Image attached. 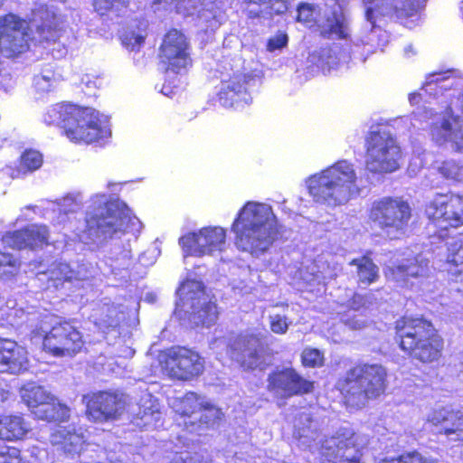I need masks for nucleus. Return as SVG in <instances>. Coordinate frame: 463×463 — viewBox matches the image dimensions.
I'll list each match as a JSON object with an SVG mask.
<instances>
[{"mask_svg": "<svg viewBox=\"0 0 463 463\" xmlns=\"http://www.w3.org/2000/svg\"><path fill=\"white\" fill-rule=\"evenodd\" d=\"M248 4V11L250 9H263L269 4L268 0H245Z\"/></svg>", "mask_w": 463, "mask_h": 463, "instance_id": "obj_60", "label": "nucleus"}, {"mask_svg": "<svg viewBox=\"0 0 463 463\" xmlns=\"http://www.w3.org/2000/svg\"><path fill=\"white\" fill-rule=\"evenodd\" d=\"M121 0H94L95 10L100 14H105L106 12L112 9L115 3H119Z\"/></svg>", "mask_w": 463, "mask_h": 463, "instance_id": "obj_57", "label": "nucleus"}, {"mask_svg": "<svg viewBox=\"0 0 463 463\" xmlns=\"http://www.w3.org/2000/svg\"><path fill=\"white\" fill-rule=\"evenodd\" d=\"M57 79L52 71H42L33 79V86L39 92H48L52 90Z\"/></svg>", "mask_w": 463, "mask_h": 463, "instance_id": "obj_47", "label": "nucleus"}, {"mask_svg": "<svg viewBox=\"0 0 463 463\" xmlns=\"http://www.w3.org/2000/svg\"><path fill=\"white\" fill-rule=\"evenodd\" d=\"M123 203L112 202L105 194H96L90 200L85 218V227L78 237L83 243L99 242L126 231L131 218Z\"/></svg>", "mask_w": 463, "mask_h": 463, "instance_id": "obj_6", "label": "nucleus"}, {"mask_svg": "<svg viewBox=\"0 0 463 463\" xmlns=\"http://www.w3.org/2000/svg\"><path fill=\"white\" fill-rule=\"evenodd\" d=\"M41 24H35V32L30 37L28 24L14 14L0 19V49L6 56L24 52L29 48V41L39 43H55L60 37L58 18L54 13L45 10L39 17Z\"/></svg>", "mask_w": 463, "mask_h": 463, "instance_id": "obj_7", "label": "nucleus"}, {"mask_svg": "<svg viewBox=\"0 0 463 463\" xmlns=\"http://www.w3.org/2000/svg\"><path fill=\"white\" fill-rule=\"evenodd\" d=\"M26 350L13 341H0V373H20L27 369Z\"/></svg>", "mask_w": 463, "mask_h": 463, "instance_id": "obj_28", "label": "nucleus"}, {"mask_svg": "<svg viewBox=\"0 0 463 463\" xmlns=\"http://www.w3.org/2000/svg\"><path fill=\"white\" fill-rule=\"evenodd\" d=\"M97 79H92L90 75H85L81 79V85L84 86L82 90L89 92V94L93 89L97 88Z\"/></svg>", "mask_w": 463, "mask_h": 463, "instance_id": "obj_59", "label": "nucleus"}, {"mask_svg": "<svg viewBox=\"0 0 463 463\" xmlns=\"http://www.w3.org/2000/svg\"><path fill=\"white\" fill-rule=\"evenodd\" d=\"M49 229L44 224H31L24 229L6 232L3 237L4 243L12 249H42L48 244Z\"/></svg>", "mask_w": 463, "mask_h": 463, "instance_id": "obj_23", "label": "nucleus"}, {"mask_svg": "<svg viewBox=\"0 0 463 463\" xmlns=\"http://www.w3.org/2000/svg\"><path fill=\"white\" fill-rule=\"evenodd\" d=\"M219 311L215 302L209 301L204 305V326H212L215 324L218 319Z\"/></svg>", "mask_w": 463, "mask_h": 463, "instance_id": "obj_55", "label": "nucleus"}, {"mask_svg": "<svg viewBox=\"0 0 463 463\" xmlns=\"http://www.w3.org/2000/svg\"><path fill=\"white\" fill-rule=\"evenodd\" d=\"M19 269L18 260L10 254L0 251V274L7 278L14 276Z\"/></svg>", "mask_w": 463, "mask_h": 463, "instance_id": "obj_49", "label": "nucleus"}, {"mask_svg": "<svg viewBox=\"0 0 463 463\" xmlns=\"http://www.w3.org/2000/svg\"><path fill=\"white\" fill-rule=\"evenodd\" d=\"M231 232L240 251L260 258L278 239L277 218L270 205L250 201L238 212Z\"/></svg>", "mask_w": 463, "mask_h": 463, "instance_id": "obj_1", "label": "nucleus"}, {"mask_svg": "<svg viewBox=\"0 0 463 463\" xmlns=\"http://www.w3.org/2000/svg\"><path fill=\"white\" fill-rule=\"evenodd\" d=\"M327 278L332 279L333 276L327 277V276L324 275L322 272H317V274H312V279H308L307 282L309 284H311L312 282H317L318 284H320L321 282L325 283V280Z\"/></svg>", "mask_w": 463, "mask_h": 463, "instance_id": "obj_62", "label": "nucleus"}, {"mask_svg": "<svg viewBox=\"0 0 463 463\" xmlns=\"http://www.w3.org/2000/svg\"><path fill=\"white\" fill-rule=\"evenodd\" d=\"M266 7L263 9H250V17H272L273 14H280L287 11L288 5L285 0H268Z\"/></svg>", "mask_w": 463, "mask_h": 463, "instance_id": "obj_42", "label": "nucleus"}, {"mask_svg": "<svg viewBox=\"0 0 463 463\" xmlns=\"http://www.w3.org/2000/svg\"><path fill=\"white\" fill-rule=\"evenodd\" d=\"M111 267L114 270L128 269L132 265L131 249L129 244L124 246L123 249L115 247L112 250Z\"/></svg>", "mask_w": 463, "mask_h": 463, "instance_id": "obj_43", "label": "nucleus"}, {"mask_svg": "<svg viewBox=\"0 0 463 463\" xmlns=\"http://www.w3.org/2000/svg\"><path fill=\"white\" fill-rule=\"evenodd\" d=\"M426 215L440 230L463 224V196L438 194L426 206Z\"/></svg>", "mask_w": 463, "mask_h": 463, "instance_id": "obj_16", "label": "nucleus"}, {"mask_svg": "<svg viewBox=\"0 0 463 463\" xmlns=\"http://www.w3.org/2000/svg\"><path fill=\"white\" fill-rule=\"evenodd\" d=\"M253 81L254 78L245 73H236L223 80L218 93L221 105L236 109L249 105L252 99L248 90Z\"/></svg>", "mask_w": 463, "mask_h": 463, "instance_id": "obj_20", "label": "nucleus"}, {"mask_svg": "<svg viewBox=\"0 0 463 463\" xmlns=\"http://www.w3.org/2000/svg\"><path fill=\"white\" fill-rule=\"evenodd\" d=\"M431 269L428 253L406 250L395 262L387 266L384 273L388 280L396 282L401 287H408L411 279L428 278Z\"/></svg>", "mask_w": 463, "mask_h": 463, "instance_id": "obj_14", "label": "nucleus"}, {"mask_svg": "<svg viewBox=\"0 0 463 463\" xmlns=\"http://www.w3.org/2000/svg\"><path fill=\"white\" fill-rule=\"evenodd\" d=\"M33 413L40 420L48 421H64L70 416V409L67 406L61 404L52 396L48 402L40 405L38 409L33 411Z\"/></svg>", "mask_w": 463, "mask_h": 463, "instance_id": "obj_33", "label": "nucleus"}, {"mask_svg": "<svg viewBox=\"0 0 463 463\" xmlns=\"http://www.w3.org/2000/svg\"><path fill=\"white\" fill-rule=\"evenodd\" d=\"M437 171L449 182L463 184V164L456 160L449 159L440 162L437 166Z\"/></svg>", "mask_w": 463, "mask_h": 463, "instance_id": "obj_40", "label": "nucleus"}, {"mask_svg": "<svg viewBox=\"0 0 463 463\" xmlns=\"http://www.w3.org/2000/svg\"><path fill=\"white\" fill-rule=\"evenodd\" d=\"M128 397L124 394L100 392L93 394L87 404L90 420L103 422L118 419L125 411Z\"/></svg>", "mask_w": 463, "mask_h": 463, "instance_id": "obj_19", "label": "nucleus"}, {"mask_svg": "<svg viewBox=\"0 0 463 463\" xmlns=\"http://www.w3.org/2000/svg\"><path fill=\"white\" fill-rule=\"evenodd\" d=\"M427 156L428 154L425 151L413 155L408 167L410 175H415L421 168H423L427 164Z\"/></svg>", "mask_w": 463, "mask_h": 463, "instance_id": "obj_54", "label": "nucleus"}, {"mask_svg": "<svg viewBox=\"0 0 463 463\" xmlns=\"http://www.w3.org/2000/svg\"><path fill=\"white\" fill-rule=\"evenodd\" d=\"M447 256L446 261L448 264H452L456 267L461 268L457 271L463 272V237L453 238L446 243Z\"/></svg>", "mask_w": 463, "mask_h": 463, "instance_id": "obj_41", "label": "nucleus"}, {"mask_svg": "<svg viewBox=\"0 0 463 463\" xmlns=\"http://www.w3.org/2000/svg\"><path fill=\"white\" fill-rule=\"evenodd\" d=\"M83 196L80 193H70L57 202L52 203L59 212L53 222L57 224H65L69 220V214H72L81 209Z\"/></svg>", "mask_w": 463, "mask_h": 463, "instance_id": "obj_32", "label": "nucleus"}, {"mask_svg": "<svg viewBox=\"0 0 463 463\" xmlns=\"http://www.w3.org/2000/svg\"><path fill=\"white\" fill-rule=\"evenodd\" d=\"M43 164L42 155L35 150H27L20 159L19 171L24 174L38 169Z\"/></svg>", "mask_w": 463, "mask_h": 463, "instance_id": "obj_44", "label": "nucleus"}, {"mask_svg": "<svg viewBox=\"0 0 463 463\" xmlns=\"http://www.w3.org/2000/svg\"><path fill=\"white\" fill-rule=\"evenodd\" d=\"M29 430V425L21 416H5L0 419V439H21Z\"/></svg>", "mask_w": 463, "mask_h": 463, "instance_id": "obj_31", "label": "nucleus"}, {"mask_svg": "<svg viewBox=\"0 0 463 463\" xmlns=\"http://www.w3.org/2000/svg\"><path fill=\"white\" fill-rule=\"evenodd\" d=\"M223 419V412L221 409L204 402V427L215 429L218 428Z\"/></svg>", "mask_w": 463, "mask_h": 463, "instance_id": "obj_46", "label": "nucleus"}, {"mask_svg": "<svg viewBox=\"0 0 463 463\" xmlns=\"http://www.w3.org/2000/svg\"><path fill=\"white\" fill-rule=\"evenodd\" d=\"M208 22L210 23L209 27L212 31L217 29L221 24V22L216 18V15H213V19Z\"/></svg>", "mask_w": 463, "mask_h": 463, "instance_id": "obj_64", "label": "nucleus"}, {"mask_svg": "<svg viewBox=\"0 0 463 463\" xmlns=\"http://www.w3.org/2000/svg\"><path fill=\"white\" fill-rule=\"evenodd\" d=\"M147 24L145 21L135 22L120 35L122 44L130 51H136L144 43L146 37Z\"/></svg>", "mask_w": 463, "mask_h": 463, "instance_id": "obj_34", "label": "nucleus"}, {"mask_svg": "<svg viewBox=\"0 0 463 463\" xmlns=\"http://www.w3.org/2000/svg\"><path fill=\"white\" fill-rule=\"evenodd\" d=\"M200 355L192 349L176 346L168 350L166 366L171 376L188 380L200 373Z\"/></svg>", "mask_w": 463, "mask_h": 463, "instance_id": "obj_22", "label": "nucleus"}, {"mask_svg": "<svg viewBox=\"0 0 463 463\" xmlns=\"http://www.w3.org/2000/svg\"><path fill=\"white\" fill-rule=\"evenodd\" d=\"M401 148L386 131L372 132L367 140L366 167L372 173H392L400 167Z\"/></svg>", "mask_w": 463, "mask_h": 463, "instance_id": "obj_13", "label": "nucleus"}, {"mask_svg": "<svg viewBox=\"0 0 463 463\" xmlns=\"http://www.w3.org/2000/svg\"><path fill=\"white\" fill-rule=\"evenodd\" d=\"M350 264L356 266L359 282L362 284L370 285L379 277L378 267L367 257L353 260Z\"/></svg>", "mask_w": 463, "mask_h": 463, "instance_id": "obj_38", "label": "nucleus"}, {"mask_svg": "<svg viewBox=\"0 0 463 463\" xmlns=\"http://www.w3.org/2000/svg\"><path fill=\"white\" fill-rule=\"evenodd\" d=\"M132 423L143 430L158 428L162 425L160 406L151 393L144 392L138 402L130 407Z\"/></svg>", "mask_w": 463, "mask_h": 463, "instance_id": "obj_25", "label": "nucleus"}, {"mask_svg": "<svg viewBox=\"0 0 463 463\" xmlns=\"http://www.w3.org/2000/svg\"><path fill=\"white\" fill-rule=\"evenodd\" d=\"M316 31L324 37L345 38L348 27L339 6L319 8V17L316 22Z\"/></svg>", "mask_w": 463, "mask_h": 463, "instance_id": "obj_26", "label": "nucleus"}, {"mask_svg": "<svg viewBox=\"0 0 463 463\" xmlns=\"http://www.w3.org/2000/svg\"><path fill=\"white\" fill-rule=\"evenodd\" d=\"M159 59L166 71L175 73L191 64L190 44L182 32L172 29L165 33L159 48Z\"/></svg>", "mask_w": 463, "mask_h": 463, "instance_id": "obj_17", "label": "nucleus"}, {"mask_svg": "<svg viewBox=\"0 0 463 463\" xmlns=\"http://www.w3.org/2000/svg\"><path fill=\"white\" fill-rule=\"evenodd\" d=\"M291 322L288 320L286 316L274 314L269 316L270 329L273 333L283 335L288 331Z\"/></svg>", "mask_w": 463, "mask_h": 463, "instance_id": "obj_51", "label": "nucleus"}, {"mask_svg": "<svg viewBox=\"0 0 463 463\" xmlns=\"http://www.w3.org/2000/svg\"><path fill=\"white\" fill-rule=\"evenodd\" d=\"M421 99V94L419 93H411L409 96V100L411 105L419 103Z\"/></svg>", "mask_w": 463, "mask_h": 463, "instance_id": "obj_63", "label": "nucleus"}, {"mask_svg": "<svg viewBox=\"0 0 463 463\" xmlns=\"http://www.w3.org/2000/svg\"><path fill=\"white\" fill-rule=\"evenodd\" d=\"M411 216V210L407 202L391 197L374 201L369 215L390 239H399L405 234Z\"/></svg>", "mask_w": 463, "mask_h": 463, "instance_id": "obj_11", "label": "nucleus"}, {"mask_svg": "<svg viewBox=\"0 0 463 463\" xmlns=\"http://www.w3.org/2000/svg\"><path fill=\"white\" fill-rule=\"evenodd\" d=\"M428 420L433 425L440 426L443 432L450 441H463V412L440 409L432 411Z\"/></svg>", "mask_w": 463, "mask_h": 463, "instance_id": "obj_27", "label": "nucleus"}, {"mask_svg": "<svg viewBox=\"0 0 463 463\" xmlns=\"http://www.w3.org/2000/svg\"><path fill=\"white\" fill-rule=\"evenodd\" d=\"M288 42V37L287 33L279 32L274 36L270 37L267 43V51L269 52H273L275 51H279L287 46Z\"/></svg>", "mask_w": 463, "mask_h": 463, "instance_id": "obj_53", "label": "nucleus"}, {"mask_svg": "<svg viewBox=\"0 0 463 463\" xmlns=\"http://www.w3.org/2000/svg\"><path fill=\"white\" fill-rule=\"evenodd\" d=\"M202 230L198 232H189L179 239L184 252V259L186 265H190L189 258L201 257L203 250L200 244Z\"/></svg>", "mask_w": 463, "mask_h": 463, "instance_id": "obj_37", "label": "nucleus"}, {"mask_svg": "<svg viewBox=\"0 0 463 463\" xmlns=\"http://www.w3.org/2000/svg\"><path fill=\"white\" fill-rule=\"evenodd\" d=\"M48 125H57L64 129L72 142L92 143L110 135L107 119L101 118L91 108H80L72 104H56L44 116Z\"/></svg>", "mask_w": 463, "mask_h": 463, "instance_id": "obj_5", "label": "nucleus"}, {"mask_svg": "<svg viewBox=\"0 0 463 463\" xmlns=\"http://www.w3.org/2000/svg\"><path fill=\"white\" fill-rule=\"evenodd\" d=\"M158 255L159 250L156 247L153 246L148 248L139 256L138 261L142 266H151L156 262Z\"/></svg>", "mask_w": 463, "mask_h": 463, "instance_id": "obj_56", "label": "nucleus"}, {"mask_svg": "<svg viewBox=\"0 0 463 463\" xmlns=\"http://www.w3.org/2000/svg\"><path fill=\"white\" fill-rule=\"evenodd\" d=\"M21 396L32 411L38 409L40 405H43L52 397L42 386L26 387L23 389Z\"/></svg>", "mask_w": 463, "mask_h": 463, "instance_id": "obj_39", "label": "nucleus"}, {"mask_svg": "<svg viewBox=\"0 0 463 463\" xmlns=\"http://www.w3.org/2000/svg\"><path fill=\"white\" fill-rule=\"evenodd\" d=\"M261 345L255 335H240L230 344L228 353L232 360L245 369H254L262 364Z\"/></svg>", "mask_w": 463, "mask_h": 463, "instance_id": "obj_24", "label": "nucleus"}, {"mask_svg": "<svg viewBox=\"0 0 463 463\" xmlns=\"http://www.w3.org/2000/svg\"><path fill=\"white\" fill-rule=\"evenodd\" d=\"M424 0H363L366 23L357 38V46H363L366 54L383 50L389 42V34L380 24L385 17L399 19L417 14Z\"/></svg>", "mask_w": 463, "mask_h": 463, "instance_id": "obj_4", "label": "nucleus"}, {"mask_svg": "<svg viewBox=\"0 0 463 463\" xmlns=\"http://www.w3.org/2000/svg\"><path fill=\"white\" fill-rule=\"evenodd\" d=\"M226 247V231L222 227L204 228V255L222 252Z\"/></svg>", "mask_w": 463, "mask_h": 463, "instance_id": "obj_35", "label": "nucleus"}, {"mask_svg": "<svg viewBox=\"0 0 463 463\" xmlns=\"http://www.w3.org/2000/svg\"><path fill=\"white\" fill-rule=\"evenodd\" d=\"M306 184L316 203L333 208L347 203L360 194L356 171L347 160H340L309 176Z\"/></svg>", "mask_w": 463, "mask_h": 463, "instance_id": "obj_3", "label": "nucleus"}, {"mask_svg": "<svg viewBox=\"0 0 463 463\" xmlns=\"http://www.w3.org/2000/svg\"><path fill=\"white\" fill-rule=\"evenodd\" d=\"M344 322L353 329H360L365 325V321L357 315H354L352 318L344 319Z\"/></svg>", "mask_w": 463, "mask_h": 463, "instance_id": "obj_58", "label": "nucleus"}, {"mask_svg": "<svg viewBox=\"0 0 463 463\" xmlns=\"http://www.w3.org/2000/svg\"><path fill=\"white\" fill-rule=\"evenodd\" d=\"M49 440L52 445L61 446L67 454H78L80 463H121L115 453L108 452L98 445L87 444L83 449L84 437L74 428L58 426L51 432Z\"/></svg>", "mask_w": 463, "mask_h": 463, "instance_id": "obj_10", "label": "nucleus"}, {"mask_svg": "<svg viewBox=\"0 0 463 463\" xmlns=\"http://www.w3.org/2000/svg\"><path fill=\"white\" fill-rule=\"evenodd\" d=\"M319 17V9L309 4H303L298 9V21L303 23L309 28L316 26L317 19Z\"/></svg>", "mask_w": 463, "mask_h": 463, "instance_id": "obj_45", "label": "nucleus"}, {"mask_svg": "<svg viewBox=\"0 0 463 463\" xmlns=\"http://www.w3.org/2000/svg\"><path fill=\"white\" fill-rule=\"evenodd\" d=\"M269 389L277 396L290 397L312 392L313 383L301 377L294 369L287 368L269 375Z\"/></svg>", "mask_w": 463, "mask_h": 463, "instance_id": "obj_21", "label": "nucleus"}, {"mask_svg": "<svg viewBox=\"0 0 463 463\" xmlns=\"http://www.w3.org/2000/svg\"><path fill=\"white\" fill-rule=\"evenodd\" d=\"M194 269L189 271L186 280L178 288L179 301L175 310V316L183 325L195 327L203 324V283L200 264L194 263Z\"/></svg>", "mask_w": 463, "mask_h": 463, "instance_id": "obj_12", "label": "nucleus"}, {"mask_svg": "<svg viewBox=\"0 0 463 463\" xmlns=\"http://www.w3.org/2000/svg\"><path fill=\"white\" fill-rule=\"evenodd\" d=\"M395 329L401 348L413 358L430 363L440 356L443 340L429 321L403 317L396 321Z\"/></svg>", "mask_w": 463, "mask_h": 463, "instance_id": "obj_8", "label": "nucleus"}, {"mask_svg": "<svg viewBox=\"0 0 463 463\" xmlns=\"http://www.w3.org/2000/svg\"><path fill=\"white\" fill-rule=\"evenodd\" d=\"M0 463H24L20 456V450L16 448L1 447Z\"/></svg>", "mask_w": 463, "mask_h": 463, "instance_id": "obj_52", "label": "nucleus"}, {"mask_svg": "<svg viewBox=\"0 0 463 463\" xmlns=\"http://www.w3.org/2000/svg\"><path fill=\"white\" fill-rule=\"evenodd\" d=\"M90 319L103 333L114 330L119 325L120 312L110 304L99 305L92 309Z\"/></svg>", "mask_w": 463, "mask_h": 463, "instance_id": "obj_30", "label": "nucleus"}, {"mask_svg": "<svg viewBox=\"0 0 463 463\" xmlns=\"http://www.w3.org/2000/svg\"><path fill=\"white\" fill-rule=\"evenodd\" d=\"M386 375L382 365L361 364L350 369L337 386L348 406L362 407L384 392Z\"/></svg>", "mask_w": 463, "mask_h": 463, "instance_id": "obj_9", "label": "nucleus"}, {"mask_svg": "<svg viewBox=\"0 0 463 463\" xmlns=\"http://www.w3.org/2000/svg\"><path fill=\"white\" fill-rule=\"evenodd\" d=\"M83 345L81 333L69 322L52 326L43 338L44 349L55 356L73 355Z\"/></svg>", "mask_w": 463, "mask_h": 463, "instance_id": "obj_18", "label": "nucleus"}, {"mask_svg": "<svg viewBox=\"0 0 463 463\" xmlns=\"http://www.w3.org/2000/svg\"><path fill=\"white\" fill-rule=\"evenodd\" d=\"M366 298L362 295H354L352 299V307L354 310H358L361 307L364 306Z\"/></svg>", "mask_w": 463, "mask_h": 463, "instance_id": "obj_61", "label": "nucleus"}, {"mask_svg": "<svg viewBox=\"0 0 463 463\" xmlns=\"http://www.w3.org/2000/svg\"><path fill=\"white\" fill-rule=\"evenodd\" d=\"M293 435L312 453L317 454L321 463H361L363 450L368 444L367 436L350 429L341 430L335 436L310 444L317 438L311 415L307 411L296 416Z\"/></svg>", "mask_w": 463, "mask_h": 463, "instance_id": "obj_2", "label": "nucleus"}, {"mask_svg": "<svg viewBox=\"0 0 463 463\" xmlns=\"http://www.w3.org/2000/svg\"><path fill=\"white\" fill-rule=\"evenodd\" d=\"M380 463H436L434 459L424 457L420 453L413 451L403 454L398 458H384Z\"/></svg>", "mask_w": 463, "mask_h": 463, "instance_id": "obj_48", "label": "nucleus"}, {"mask_svg": "<svg viewBox=\"0 0 463 463\" xmlns=\"http://www.w3.org/2000/svg\"><path fill=\"white\" fill-rule=\"evenodd\" d=\"M423 117L431 119L430 135L437 144L450 143L454 150L463 152V119L453 116L450 109L435 114L431 109L425 110Z\"/></svg>", "mask_w": 463, "mask_h": 463, "instance_id": "obj_15", "label": "nucleus"}, {"mask_svg": "<svg viewBox=\"0 0 463 463\" xmlns=\"http://www.w3.org/2000/svg\"><path fill=\"white\" fill-rule=\"evenodd\" d=\"M462 80L454 71L430 74L423 86L426 93L433 96L443 94L444 91L461 86Z\"/></svg>", "mask_w": 463, "mask_h": 463, "instance_id": "obj_29", "label": "nucleus"}, {"mask_svg": "<svg viewBox=\"0 0 463 463\" xmlns=\"http://www.w3.org/2000/svg\"><path fill=\"white\" fill-rule=\"evenodd\" d=\"M89 276L90 272L84 265L79 266L75 270L69 264L61 262L51 270V278L55 280H85Z\"/></svg>", "mask_w": 463, "mask_h": 463, "instance_id": "obj_36", "label": "nucleus"}, {"mask_svg": "<svg viewBox=\"0 0 463 463\" xmlns=\"http://www.w3.org/2000/svg\"><path fill=\"white\" fill-rule=\"evenodd\" d=\"M302 363L305 366L317 367L323 364V354L315 348H306L302 352Z\"/></svg>", "mask_w": 463, "mask_h": 463, "instance_id": "obj_50", "label": "nucleus"}]
</instances>
